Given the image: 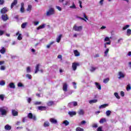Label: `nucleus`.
<instances>
[{"label": "nucleus", "mask_w": 131, "mask_h": 131, "mask_svg": "<svg viewBox=\"0 0 131 131\" xmlns=\"http://www.w3.org/2000/svg\"><path fill=\"white\" fill-rule=\"evenodd\" d=\"M53 43H55L54 41L51 42L49 44H48L47 46V49H50V48H51V46H52V45H53Z\"/></svg>", "instance_id": "obj_36"}, {"label": "nucleus", "mask_w": 131, "mask_h": 131, "mask_svg": "<svg viewBox=\"0 0 131 131\" xmlns=\"http://www.w3.org/2000/svg\"><path fill=\"white\" fill-rule=\"evenodd\" d=\"M55 14V9L53 8H49L48 11H47L46 16H52V15Z\"/></svg>", "instance_id": "obj_2"}, {"label": "nucleus", "mask_w": 131, "mask_h": 131, "mask_svg": "<svg viewBox=\"0 0 131 131\" xmlns=\"http://www.w3.org/2000/svg\"><path fill=\"white\" fill-rule=\"evenodd\" d=\"M99 122L100 123H104V122H106V119L105 118L101 119L99 121Z\"/></svg>", "instance_id": "obj_39"}, {"label": "nucleus", "mask_w": 131, "mask_h": 131, "mask_svg": "<svg viewBox=\"0 0 131 131\" xmlns=\"http://www.w3.org/2000/svg\"><path fill=\"white\" fill-rule=\"evenodd\" d=\"M70 9H76V6L74 3L73 4V5L70 7Z\"/></svg>", "instance_id": "obj_51"}, {"label": "nucleus", "mask_w": 131, "mask_h": 131, "mask_svg": "<svg viewBox=\"0 0 131 131\" xmlns=\"http://www.w3.org/2000/svg\"><path fill=\"white\" fill-rule=\"evenodd\" d=\"M62 5L63 7H66V6H69V5H70V3L69 1H66L65 3H62Z\"/></svg>", "instance_id": "obj_32"}, {"label": "nucleus", "mask_w": 131, "mask_h": 131, "mask_svg": "<svg viewBox=\"0 0 131 131\" xmlns=\"http://www.w3.org/2000/svg\"><path fill=\"white\" fill-rule=\"evenodd\" d=\"M131 35V30L130 29H128L127 30V35L129 36Z\"/></svg>", "instance_id": "obj_38"}, {"label": "nucleus", "mask_w": 131, "mask_h": 131, "mask_svg": "<svg viewBox=\"0 0 131 131\" xmlns=\"http://www.w3.org/2000/svg\"><path fill=\"white\" fill-rule=\"evenodd\" d=\"M97 69H98L97 67L92 66L90 69V71H91V72H95Z\"/></svg>", "instance_id": "obj_15"}, {"label": "nucleus", "mask_w": 131, "mask_h": 131, "mask_svg": "<svg viewBox=\"0 0 131 131\" xmlns=\"http://www.w3.org/2000/svg\"><path fill=\"white\" fill-rule=\"evenodd\" d=\"M26 76L27 78H28L29 79H31V78H32L31 75L29 74H26Z\"/></svg>", "instance_id": "obj_47"}, {"label": "nucleus", "mask_w": 131, "mask_h": 131, "mask_svg": "<svg viewBox=\"0 0 131 131\" xmlns=\"http://www.w3.org/2000/svg\"><path fill=\"white\" fill-rule=\"evenodd\" d=\"M61 38H62V35H59L56 38L57 42H60Z\"/></svg>", "instance_id": "obj_29"}, {"label": "nucleus", "mask_w": 131, "mask_h": 131, "mask_svg": "<svg viewBox=\"0 0 131 131\" xmlns=\"http://www.w3.org/2000/svg\"><path fill=\"white\" fill-rule=\"evenodd\" d=\"M38 110H40V111H46L47 110V107L40 106L38 107Z\"/></svg>", "instance_id": "obj_11"}, {"label": "nucleus", "mask_w": 131, "mask_h": 131, "mask_svg": "<svg viewBox=\"0 0 131 131\" xmlns=\"http://www.w3.org/2000/svg\"><path fill=\"white\" fill-rule=\"evenodd\" d=\"M108 53H109V49L107 48L104 51V57H107V56H108Z\"/></svg>", "instance_id": "obj_33"}, {"label": "nucleus", "mask_w": 131, "mask_h": 131, "mask_svg": "<svg viewBox=\"0 0 131 131\" xmlns=\"http://www.w3.org/2000/svg\"><path fill=\"white\" fill-rule=\"evenodd\" d=\"M8 86L10 89H15L16 86H15V84L13 82H11L9 84Z\"/></svg>", "instance_id": "obj_22"}, {"label": "nucleus", "mask_w": 131, "mask_h": 131, "mask_svg": "<svg viewBox=\"0 0 131 131\" xmlns=\"http://www.w3.org/2000/svg\"><path fill=\"white\" fill-rule=\"evenodd\" d=\"M106 116H110L111 115V111H107L105 113Z\"/></svg>", "instance_id": "obj_41"}, {"label": "nucleus", "mask_w": 131, "mask_h": 131, "mask_svg": "<svg viewBox=\"0 0 131 131\" xmlns=\"http://www.w3.org/2000/svg\"><path fill=\"white\" fill-rule=\"evenodd\" d=\"M74 54L75 57H79L80 56V53L77 50H74Z\"/></svg>", "instance_id": "obj_21"}, {"label": "nucleus", "mask_w": 131, "mask_h": 131, "mask_svg": "<svg viewBox=\"0 0 131 131\" xmlns=\"http://www.w3.org/2000/svg\"><path fill=\"white\" fill-rule=\"evenodd\" d=\"M20 11L21 12V13H24V12H25L24 3H21V8H20Z\"/></svg>", "instance_id": "obj_18"}, {"label": "nucleus", "mask_w": 131, "mask_h": 131, "mask_svg": "<svg viewBox=\"0 0 131 131\" xmlns=\"http://www.w3.org/2000/svg\"><path fill=\"white\" fill-rule=\"evenodd\" d=\"M78 114L79 115H83L84 114V111H83V110H80L78 112Z\"/></svg>", "instance_id": "obj_27"}, {"label": "nucleus", "mask_w": 131, "mask_h": 131, "mask_svg": "<svg viewBox=\"0 0 131 131\" xmlns=\"http://www.w3.org/2000/svg\"><path fill=\"white\" fill-rule=\"evenodd\" d=\"M92 127L94 128H97V127H98V124L97 123H94L92 124Z\"/></svg>", "instance_id": "obj_49"}, {"label": "nucleus", "mask_w": 131, "mask_h": 131, "mask_svg": "<svg viewBox=\"0 0 131 131\" xmlns=\"http://www.w3.org/2000/svg\"><path fill=\"white\" fill-rule=\"evenodd\" d=\"M108 106H109L108 104H102L99 106V109H101V108H106V107H108Z\"/></svg>", "instance_id": "obj_31"}, {"label": "nucleus", "mask_w": 131, "mask_h": 131, "mask_svg": "<svg viewBox=\"0 0 131 131\" xmlns=\"http://www.w3.org/2000/svg\"><path fill=\"white\" fill-rule=\"evenodd\" d=\"M68 114L71 117H72L73 116H74V115H76V112H69Z\"/></svg>", "instance_id": "obj_20"}, {"label": "nucleus", "mask_w": 131, "mask_h": 131, "mask_svg": "<svg viewBox=\"0 0 131 131\" xmlns=\"http://www.w3.org/2000/svg\"><path fill=\"white\" fill-rule=\"evenodd\" d=\"M28 23H24L21 26V28H25L26 26H27Z\"/></svg>", "instance_id": "obj_40"}, {"label": "nucleus", "mask_w": 131, "mask_h": 131, "mask_svg": "<svg viewBox=\"0 0 131 131\" xmlns=\"http://www.w3.org/2000/svg\"><path fill=\"white\" fill-rule=\"evenodd\" d=\"M2 19L3 20V21H7V20H8V19H9V17H8V15H7V14L2 15Z\"/></svg>", "instance_id": "obj_14"}, {"label": "nucleus", "mask_w": 131, "mask_h": 131, "mask_svg": "<svg viewBox=\"0 0 131 131\" xmlns=\"http://www.w3.org/2000/svg\"><path fill=\"white\" fill-rule=\"evenodd\" d=\"M76 131H84L83 128H81L80 127H78L76 129Z\"/></svg>", "instance_id": "obj_45"}, {"label": "nucleus", "mask_w": 131, "mask_h": 131, "mask_svg": "<svg viewBox=\"0 0 131 131\" xmlns=\"http://www.w3.org/2000/svg\"><path fill=\"white\" fill-rule=\"evenodd\" d=\"M27 73H30L31 72V68L30 67H28L26 69Z\"/></svg>", "instance_id": "obj_34"}, {"label": "nucleus", "mask_w": 131, "mask_h": 131, "mask_svg": "<svg viewBox=\"0 0 131 131\" xmlns=\"http://www.w3.org/2000/svg\"><path fill=\"white\" fill-rule=\"evenodd\" d=\"M0 69L1 70H5L6 67H5V66H1V68H0Z\"/></svg>", "instance_id": "obj_62"}, {"label": "nucleus", "mask_w": 131, "mask_h": 131, "mask_svg": "<svg viewBox=\"0 0 131 131\" xmlns=\"http://www.w3.org/2000/svg\"><path fill=\"white\" fill-rule=\"evenodd\" d=\"M46 27V24H43L41 26H39L37 28V30H39V29H42Z\"/></svg>", "instance_id": "obj_24"}, {"label": "nucleus", "mask_w": 131, "mask_h": 131, "mask_svg": "<svg viewBox=\"0 0 131 131\" xmlns=\"http://www.w3.org/2000/svg\"><path fill=\"white\" fill-rule=\"evenodd\" d=\"M72 103H73V106H74V107H75L76 106H77V102L74 101Z\"/></svg>", "instance_id": "obj_55"}, {"label": "nucleus", "mask_w": 131, "mask_h": 131, "mask_svg": "<svg viewBox=\"0 0 131 131\" xmlns=\"http://www.w3.org/2000/svg\"><path fill=\"white\" fill-rule=\"evenodd\" d=\"M62 124H64L66 126H67V125H69V121H68L67 120H66L62 122Z\"/></svg>", "instance_id": "obj_30"}, {"label": "nucleus", "mask_w": 131, "mask_h": 131, "mask_svg": "<svg viewBox=\"0 0 131 131\" xmlns=\"http://www.w3.org/2000/svg\"><path fill=\"white\" fill-rule=\"evenodd\" d=\"M118 75V79H121V78H124V76H125V74H124L122 72H119Z\"/></svg>", "instance_id": "obj_6"}, {"label": "nucleus", "mask_w": 131, "mask_h": 131, "mask_svg": "<svg viewBox=\"0 0 131 131\" xmlns=\"http://www.w3.org/2000/svg\"><path fill=\"white\" fill-rule=\"evenodd\" d=\"M129 27V25H127L123 27V30H126V29H127V28H128Z\"/></svg>", "instance_id": "obj_48"}, {"label": "nucleus", "mask_w": 131, "mask_h": 131, "mask_svg": "<svg viewBox=\"0 0 131 131\" xmlns=\"http://www.w3.org/2000/svg\"><path fill=\"white\" fill-rule=\"evenodd\" d=\"M120 95L122 97H124V92L123 91H121L120 93Z\"/></svg>", "instance_id": "obj_63"}, {"label": "nucleus", "mask_w": 131, "mask_h": 131, "mask_svg": "<svg viewBox=\"0 0 131 131\" xmlns=\"http://www.w3.org/2000/svg\"><path fill=\"white\" fill-rule=\"evenodd\" d=\"M97 102H98V100L97 99L91 100L89 101V103L92 104H94V103H97Z\"/></svg>", "instance_id": "obj_28"}, {"label": "nucleus", "mask_w": 131, "mask_h": 131, "mask_svg": "<svg viewBox=\"0 0 131 131\" xmlns=\"http://www.w3.org/2000/svg\"><path fill=\"white\" fill-rule=\"evenodd\" d=\"M114 96L117 98V99H120V96H119L118 93L115 92L114 93Z\"/></svg>", "instance_id": "obj_43"}, {"label": "nucleus", "mask_w": 131, "mask_h": 131, "mask_svg": "<svg viewBox=\"0 0 131 131\" xmlns=\"http://www.w3.org/2000/svg\"><path fill=\"white\" fill-rule=\"evenodd\" d=\"M95 84L98 90H99V91H101V90H102V88L101 87V85L100 84V83H99L98 82H95Z\"/></svg>", "instance_id": "obj_17"}, {"label": "nucleus", "mask_w": 131, "mask_h": 131, "mask_svg": "<svg viewBox=\"0 0 131 131\" xmlns=\"http://www.w3.org/2000/svg\"><path fill=\"white\" fill-rule=\"evenodd\" d=\"M130 90H131L130 84H128L127 85L126 90L127 91V92H128L129 91H130Z\"/></svg>", "instance_id": "obj_37"}, {"label": "nucleus", "mask_w": 131, "mask_h": 131, "mask_svg": "<svg viewBox=\"0 0 131 131\" xmlns=\"http://www.w3.org/2000/svg\"><path fill=\"white\" fill-rule=\"evenodd\" d=\"M4 99H5V95L4 94L0 95V100L2 101H4Z\"/></svg>", "instance_id": "obj_46"}, {"label": "nucleus", "mask_w": 131, "mask_h": 131, "mask_svg": "<svg viewBox=\"0 0 131 131\" xmlns=\"http://www.w3.org/2000/svg\"><path fill=\"white\" fill-rule=\"evenodd\" d=\"M41 104V102L40 101H36L34 102V105H40Z\"/></svg>", "instance_id": "obj_54"}, {"label": "nucleus", "mask_w": 131, "mask_h": 131, "mask_svg": "<svg viewBox=\"0 0 131 131\" xmlns=\"http://www.w3.org/2000/svg\"><path fill=\"white\" fill-rule=\"evenodd\" d=\"M35 73L36 74L37 73V72H38V71H39V64H38L36 65V67H35Z\"/></svg>", "instance_id": "obj_26"}, {"label": "nucleus", "mask_w": 131, "mask_h": 131, "mask_svg": "<svg viewBox=\"0 0 131 131\" xmlns=\"http://www.w3.org/2000/svg\"><path fill=\"white\" fill-rule=\"evenodd\" d=\"M109 80H110V79H109V78L104 79L103 82L104 83H107V82H109Z\"/></svg>", "instance_id": "obj_42"}, {"label": "nucleus", "mask_w": 131, "mask_h": 131, "mask_svg": "<svg viewBox=\"0 0 131 131\" xmlns=\"http://www.w3.org/2000/svg\"><path fill=\"white\" fill-rule=\"evenodd\" d=\"M110 38H109L108 37H105V38H104V41H110Z\"/></svg>", "instance_id": "obj_52"}, {"label": "nucleus", "mask_w": 131, "mask_h": 131, "mask_svg": "<svg viewBox=\"0 0 131 131\" xmlns=\"http://www.w3.org/2000/svg\"><path fill=\"white\" fill-rule=\"evenodd\" d=\"M12 114L13 116H18V112L16 111L15 110H12Z\"/></svg>", "instance_id": "obj_19"}, {"label": "nucleus", "mask_w": 131, "mask_h": 131, "mask_svg": "<svg viewBox=\"0 0 131 131\" xmlns=\"http://www.w3.org/2000/svg\"><path fill=\"white\" fill-rule=\"evenodd\" d=\"M31 100H32L31 98L29 97L27 98V102H29V103H31Z\"/></svg>", "instance_id": "obj_57"}, {"label": "nucleus", "mask_w": 131, "mask_h": 131, "mask_svg": "<svg viewBox=\"0 0 131 131\" xmlns=\"http://www.w3.org/2000/svg\"><path fill=\"white\" fill-rule=\"evenodd\" d=\"M18 4V0H14L13 2L11 3V9H13V8H14V7H15V6H16V5H17Z\"/></svg>", "instance_id": "obj_9"}, {"label": "nucleus", "mask_w": 131, "mask_h": 131, "mask_svg": "<svg viewBox=\"0 0 131 131\" xmlns=\"http://www.w3.org/2000/svg\"><path fill=\"white\" fill-rule=\"evenodd\" d=\"M5 82L4 81H2L0 82V85H5Z\"/></svg>", "instance_id": "obj_56"}, {"label": "nucleus", "mask_w": 131, "mask_h": 131, "mask_svg": "<svg viewBox=\"0 0 131 131\" xmlns=\"http://www.w3.org/2000/svg\"><path fill=\"white\" fill-rule=\"evenodd\" d=\"M8 111L9 109L6 106L0 107V112L1 113V115H2L3 116H6V115L8 114Z\"/></svg>", "instance_id": "obj_1"}, {"label": "nucleus", "mask_w": 131, "mask_h": 131, "mask_svg": "<svg viewBox=\"0 0 131 131\" xmlns=\"http://www.w3.org/2000/svg\"><path fill=\"white\" fill-rule=\"evenodd\" d=\"M73 85H74V88L76 89L77 88L76 83L75 82H73Z\"/></svg>", "instance_id": "obj_60"}, {"label": "nucleus", "mask_w": 131, "mask_h": 131, "mask_svg": "<svg viewBox=\"0 0 131 131\" xmlns=\"http://www.w3.org/2000/svg\"><path fill=\"white\" fill-rule=\"evenodd\" d=\"M28 117L30 119H33V120H36V116H35V115L33 116V115L31 113H30L28 114Z\"/></svg>", "instance_id": "obj_5"}, {"label": "nucleus", "mask_w": 131, "mask_h": 131, "mask_svg": "<svg viewBox=\"0 0 131 131\" xmlns=\"http://www.w3.org/2000/svg\"><path fill=\"white\" fill-rule=\"evenodd\" d=\"M68 89V85L67 83H63L62 90L63 92H67V89Z\"/></svg>", "instance_id": "obj_10"}, {"label": "nucleus", "mask_w": 131, "mask_h": 131, "mask_svg": "<svg viewBox=\"0 0 131 131\" xmlns=\"http://www.w3.org/2000/svg\"><path fill=\"white\" fill-rule=\"evenodd\" d=\"M56 9L58 10V11H62V8L59 6H56Z\"/></svg>", "instance_id": "obj_61"}, {"label": "nucleus", "mask_w": 131, "mask_h": 131, "mask_svg": "<svg viewBox=\"0 0 131 131\" xmlns=\"http://www.w3.org/2000/svg\"><path fill=\"white\" fill-rule=\"evenodd\" d=\"M0 53L1 54H2L4 55L6 53V48L5 47H2V49L0 50Z\"/></svg>", "instance_id": "obj_23"}, {"label": "nucleus", "mask_w": 131, "mask_h": 131, "mask_svg": "<svg viewBox=\"0 0 131 131\" xmlns=\"http://www.w3.org/2000/svg\"><path fill=\"white\" fill-rule=\"evenodd\" d=\"M68 106L70 107V108H73V102L69 103L68 104Z\"/></svg>", "instance_id": "obj_50"}, {"label": "nucleus", "mask_w": 131, "mask_h": 131, "mask_svg": "<svg viewBox=\"0 0 131 131\" xmlns=\"http://www.w3.org/2000/svg\"><path fill=\"white\" fill-rule=\"evenodd\" d=\"M4 128L6 130H11L12 129V126H10L9 124H7L5 126Z\"/></svg>", "instance_id": "obj_13"}, {"label": "nucleus", "mask_w": 131, "mask_h": 131, "mask_svg": "<svg viewBox=\"0 0 131 131\" xmlns=\"http://www.w3.org/2000/svg\"><path fill=\"white\" fill-rule=\"evenodd\" d=\"M83 14L84 18H83V17H80L79 16L77 17V18L80 19L81 20H83V21L86 22V20H89V18H88V16H86V15H85V13H83Z\"/></svg>", "instance_id": "obj_7"}, {"label": "nucleus", "mask_w": 131, "mask_h": 131, "mask_svg": "<svg viewBox=\"0 0 131 131\" xmlns=\"http://www.w3.org/2000/svg\"><path fill=\"white\" fill-rule=\"evenodd\" d=\"M33 23L34 25L36 26V25H38V24H39V21H34Z\"/></svg>", "instance_id": "obj_59"}, {"label": "nucleus", "mask_w": 131, "mask_h": 131, "mask_svg": "<svg viewBox=\"0 0 131 131\" xmlns=\"http://www.w3.org/2000/svg\"><path fill=\"white\" fill-rule=\"evenodd\" d=\"M73 30L75 31H78V32H80L82 30V26H77L76 25H74L73 27Z\"/></svg>", "instance_id": "obj_3"}, {"label": "nucleus", "mask_w": 131, "mask_h": 131, "mask_svg": "<svg viewBox=\"0 0 131 131\" xmlns=\"http://www.w3.org/2000/svg\"><path fill=\"white\" fill-rule=\"evenodd\" d=\"M50 122H51V123H53V124H56L57 123H58V121L57 120V119L53 118H51L50 119Z\"/></svg>", "instance_id": "obj_8"}, {"label": "nucleus", "mask_w": 131, "mask_h": 131, "mask_svg": "<svg viewBox=\"0 0 131 131\" xmlns=\"http://www.w3.org/2000/svg\"><path fill=\"white\" fill-rule=\"evenodd\" d=\"M7 12H8V8L7 7L3 8L1 11L2 14H6Z\"/></svg>", "instance_id": "obj_12"}, {"label": "nucleus", "mask_w": 131, "mask_h": 131, "mask_svg": "<svg viewBox=\"0 0 131 131\" xmlns=\"http://www.w3.org/2000/svg\"><path fill=\"white\" fill-rule=\"evenodd\" d=\"M77 66H79V63L76 62H73L72 63V68L74 71H75L77 69Z\"/></svg>", "instance_id": "obj_4"}, {"label": "nucleus", "mask_w": 131, "mask_h": 131, "mask_svg": "<svg viewBox=\"0 0 131 131\" xmlns=\"http://www.w3.org/2000/svg\"><path fill=\"white\" fill-rule=\"evenodd\" d=\"M48 106H53L54 105V101H49L47 103Z\"/></svg>", "instance_id": "obj_44"}, {"label": "nucleus", "mask_w": 131, "mask_h": 131, "mask_svg": "<svg viewBox=\"0 0 131 131\" xmlns=\"http://www.w3.org/2000/svg\"><path fill=\"white\" fill-rule=\"evenodd\" d=\"M5 33V31H3L2 30H0V36L3 35Z\"/></svg>", "instance_id": "obj_58"}, {"label": "nucleus", "mask_w": 131, "mask_h": 131, "mask_svg": "<svg viewBox=\"0 0 131 131\" xmlns=\"http://www.w3.org/2000/svg\"><path fill=\"white\" fill-rule=\"evenodd\" d=\"M16 35H18L17 37V39L18 40H22V34H19V32H17L16 34Z\"/></svg>", "instance_id": "obj_16"}, {"label": "nucleus", "mask_w": 131, "mask_h": 131, "mask_svg": "<svg viewBox=\"0 0 131 131\" xmlns=\"http://www.w3.org/2000/svg\"><path fill=\"white\" fill-rule=\"evenodd\" d=\"M85 123H86V121L85 120H83L81 122V124H85Z\"/></svg>", "instance_id": "obj_64"}, {"label": "nucleus", "mask_w": 131, "mask_h": 131, "mask_svg": "<svg viewBox=\"0 0 131 131\" xmlns=\"http://www.w3.org/2000/svg\"><path fill=\"white\" fill-rule=\"evenodd\" d=\"M44 127H49L50 126V122L49 121H45L43 124Z\"/></svg>", "instance_id": "obj_25"}, {"label": "nucleus", "mask_w": 131, "mask_h": 131, "mask_svg": "<svg viewBox=\"0 0 131 131\" xmlns=\"http://www.w3.org/2000/svg\"><path fill=\"white\" fill-rule=\"evenodd\" d=\"M31 9H32V6H31V5H29L28 6V8L27 9V11L28 12H31Z\"/></svg>", "instance_id": "obj_35"}, {"label": "nucleus", "mask_w": 131, "mask_h": 131, "mask_svg": "<svg viewBox=\"0 0 131 131\" xmlns=\"http://www.w3.org/2000/svg\"><path fill=\"white\" fill-rule=\"evenodd\" d=\"M17 86H18V88H22L23 86H24L23 84H22V83L19 82L17 84Z\"/></svg>", "instance_id": "obj_53"}]
</instances>
